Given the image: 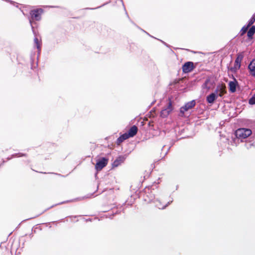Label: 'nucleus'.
I'll return each mask as SVG.
<instances>
[{"mask_svg":"<svg viewBox=\"0 0 255 255\" xmlns=\"http://www.w3.org/2000/svg\"><path fill=\"white\" fill-rule=\"evenodd\" d=\"M252 133V130L249 128H241L236 131L235 134L237 138L245 139L251 135Z\"/></svg>","mask_w":255,"mask_h":255,"instance_id":"nucleus-1","label":"nucleus"},{"mask_svg":"<svg viewBox=\"0 0 255 255\" xmlns=\"http://www.w3.org/2000/svg\"><path fill=\"white\" fill-rule=\"evenodd\" d=\"M248 68L250 70V74L252 76L255 77V59H254L250 63L248 66Z\"/></svg>","mask_w":255,"mask_h":255,"instance_id":"nucleus-15","label":"nucleus"},{"mask_svg":"<svg viewBox=\"0 0 255 255\" xmlns=\"http://www.w3.org/2000/svg\"><path fill=\"white\" fill-rule=\"evenodd\" d=\"M124 139L122 138L121 136L117 139V144L118 145H120V144L124 141Z\"/></svg>","mask_w":255,"mask_h":255,"instance_id":"nucleus-21","label":"nucleus"},{"mask_svg":"<svg viewBox=\"0 0 255 255\" xmlns=\"http://www.w3.org/2000/svg\"><path fill=\"white\" fill-rule=\"evenodd\" d=\"M214 82L210 78H207L205 81V83L203 85V88L206 89L207 90L212 89L214 87Z\"/></svg>","mask_w":255,"mask_h":255,"instance_id":"nucleus-9","label":"nucleus"},{"mask_svg":"<svg viewBox=\"0 0 255 255\" xmlns=\"http://www.w3.org/2000/svg\"><path fill=\"white\" fill-rule=\"evenodd\" d=\"M250 27L248 26L247 25H245L244 26L241 30H240V35L241 36H242L243 35H244L247 31H248V30L249 29Z\"/></svg>","mask_w":255,"mask_h":255,"instance_id":"nucleus-16","label":"nucleus"},{"mask_svg":"<svg viewBox=\"0 0 255 255\" xmlns=\"http://www.w3.org/2000/svg\"><path fill=\"white\" fill-rule=\"evenodd\" d=\"M195 101L194 100H192L187 103L184 106L182 107L180 109V112L181 114V116H183L185 112L193 108L195 106Z\"/></svg>","mask_w":255,"mask_h":255,"instance_id":"nucleus-5","label":"nucleus"},{"mask_svg":"<svg viewBox=\"0 0 255 255\" xmlns=\"http://www.w3.org/2000/svg\"><path fill=\"white\" fill-rule=\"evenodd\" d=\"M238 85V82L235 78H234L233 81H230L229 83V91L233 93L236 91V87Z\"/></svg>","mask_w":255,"mask_h":255,"instance_id":"nucleus-11","label":"nucleus"},{"mask_svg":"<svg viewBox=\"0 0 255 255\" xmlns=\"http://www.w3.org/2000/svg\"><path fill=\"white\" fill-rule=\"evenodd\" d=\"M255 22V14L253 15L249 20L247 25L250 27Z\"/></svg>","mask_w":255,"mask_h":255,"instance_id":"nucleus-18","label":"nucleus"},{"mask_svg":"<svg viewBox=\"0 0 255 255\" xmlns=\"http://www.w3.org/2000/svg\"><path fill=\"white\" fill-rule=\"evenodd\" d=\"M43 13L42 8H36L31 10L30 12L31 18L32 20L39 21L41 18V15Z\"/></svg>","mask_w":255,"mask_h":255,"instance_id":"nucleus-2","label":"nucleus"},{"mask_svg":"<svg viewBox=\"0 0 255 255\" xmlns=\"http://www.w3.org/2000/svg\"><path fill=\"white\" fill-rule=\"evenodd\" d=\"M121 137L124 139V140H125L130 137L127 132L121 135Z\"/></svg>","mask_w":255,"mask_h":255,"instance_id":"nucleus-19","label":"nucleus"},{"mask_svg":"<svg viewBox=\"0 0 255 255\" xmlns=\"http://www.w3.org/2000/svg\"><path fill=\"white\" fill-rule=\"evenodd\" d=\"M215 93L220 97H222L227 93L226 87L225 84L218 85L215 90Z\"/></svg>","mask_w":255,"mask_h":255,"instance_id":"nucleus-8","label":"nucleus"},{"mask_svg":"<svg viewBox=\"0 0 255 255\" xmlns=\"http://www.w3.org/2000/svg\"><path fill=\"white\" fill-rule=\"evenodd\" d=\"M217 98V94L215 92L208 95L206 98V100L209 104H213Z\"/></svg>","mask_w":255,"mask_h":255,"instance_id":"nucleus-13","label":"nucleus"},{"mask_svg":"<svg viewBox=\"0 0 255 255\" xmlns=\"http://www.w3.org/2000/svg\"><path fill=\"white\" fill-rule=\"evenodd\" d=\"M195 68V66L193 62L189 61L184 63L182 66V69L183 73H188L193 71Z\"/></svg>","mask_w":255,"mask_h":255,"instance_id":"nucleus-7","label":"nucleus"},{"mask_svg":"<svg viewBox=\"0 0 255 255\" xmlns=\"http://www.w3.org/2000/svg\"><path fill=\"white\" fill-rule=\"evenodd\" d=\"M22 156H25V154H22Z\"/></svg>","mask_w":255,"mask_h":255,"instance_id":"nucleus-24","label":"nucleus"},{"mask_svg":"<svg viewBox=\"0 0 255 255\" xmlns=\"http://www.w3.org/2000/svg\"><path fill=\"white\" fill-rule=\"evenodd\" d=\"M255 33V26H252L249 30L247 31L248 39L249 41H251L253 39V36Z\"/></svg>","mask_w":255,"mask_h":255,"instance_id":"nucleus-12","label":"nucleus"},{"mask_svg":"<svg viewBox=\"0 0 255 255\" xmlns=\"http://www.w3.org/2000/svg\"><path fill=\"white\" fill-rule=\"evenodd\" d=\"M151 125L150 122L149 123V125L150 126Z\"/></svg>","mask_w":255,"mask_h":255,"instance_id":"nucleus-23","label":"nucleus"},{"mask_svg":"<svg viewBox=\"0 0 255 255\" xmlns=\"http://www.w3.org/2000/svg\"><path fill=\"white\" fill-rule=\"evenodd\" d=\"M166 205H163L162 206H161V207H158L159 208H161V209H164L165 207H166Z\"/></svg>","mask_w":255,"mask_h":255,"instance_id":"nucleus-22","label":"nucleus"},{"mask_svg":"<svg viewBox=\"0 0 255 255\" xmlns=\"http://www.w3.org/2000/svg\"><path fill=\"white\" fill-rule=\"evenodd\" d=\"M249 104L251 105L255 104V96H253L250 100L249 102Z\"/></svg>","mask_w":255,"mask_h":255,"instance_id":"nucleus-20","label":"nucleus"},{"mask_svg":"<svg viewBox=\"0 0 255 255\" xmlns=\"http://www.w3.org/2000/svg\"><path fill=\"white\" fill-rule=\"evenodd\" d=\"M244 58L243 52L239 53L237 55V57L235 60L234 66L231 68V70L232 72H236L241 67V63Z\"/></svg>","mask_w":255,"mask_h":255,"instance_id":"nucleus-3","label":"nucleus"},{"mask_svg":"<svg viewBox=\"0 0 255 255\" xmlns=\"http://www.w3.org/2000/svg\"><path fill=\"white\" fill-rule=\"evenodd\" d=\"M34 44L36 46L37 48L40 50V48H41V41L39 40V39H38L37 37H35L34 39Z\"/></svg>","mask_w":255,"mask_h":255,"instance_id":"nucleus-17","label":"nucleus"},{"mask_svg":"<svg viewBox=\"0 0 255 255\" xmlns=\"http://www.w3.org/2000/svg\"><path fill=\"white\" fill-rule=\"evenodd\" d=\"M138 128L135 126H132L128 130L127 133L130 137L134 136L137 133Z\"/></svg>","mask_w":255,"mask_h":255,"instance_id":"nucleus-14","label":"nucleus"},{"mask_svg":"<svg viewBox=\"0 0 255 255\" xmlns=\"http://www.w3.org/2000/svg\"><path fill=\"white\" fill-rule=\"evenodd\" d=\"M172 110L173 107L172 106V101L170 99H169L167 107L164 108L160 112V116L162 118H166L169 115Z\"/></svg>","mask_w":255,"mask_h":255,"instance_id":"nucleus-4","label":"nucleus"},{"mask_svg":"<svg viewBox=\"0 0 255 255\" xmlns=\"http://www.w3.org/2000/svg\"><path fill=\"white\" fill-rule=\"evenodd\" d=\"M126 157L125 155H120L118 156L113 163V167H117L123 163Z\"/></svg>","mask_w":255,"mask_h":255,"instance_id":"nucleus-10","label":"nucleus"},{"mask_svg":"<svg viewBox=\"0 0 255 255\" xmlns=\"http://www.w3.org/2000/svg\"><path fill=\"white\" fill-rule=\"evenodd\" d=\"M108 160L106 158H102L97 160L95 165V168L97 171H100L105 166H106L108 163Z\"/></svg>","mask_w":255,"mask_h":255,"instance_id":"nucleus-6","label":"nucleus"}]
</instances>
